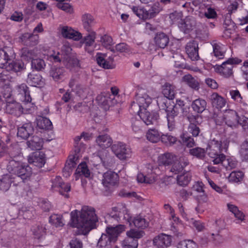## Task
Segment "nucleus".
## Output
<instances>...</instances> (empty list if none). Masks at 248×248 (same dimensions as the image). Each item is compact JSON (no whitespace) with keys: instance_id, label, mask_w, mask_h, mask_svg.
I'll return each instance as SVG.
<instances>
[{"instance_id":"1","label":"nucleus","mask_w":248,"mask_h":248,"mask_svg":"<svg viewBox=\"0 0 248 248\" xmlns=\"http://www.w3.org/2000/svg\"><path fill=\"white\" fill-rule=\"evenodd\" d=\"M70 216L71 226L77 228L83 234H86L93 229L98 221L94 209L88 206L82 207L80 211H72Z\"/></svg>"},{"instance_id":"2","label":"nucleus","mask_w":248,"mask_h":248,"mask_svg":"<svg viewBox=\"0 0 248 248\" xmlns=\"http://www.w3.org/2000/svg\"><path fill=\"white\" fill-rule=\"evenodd\" d=\"M136 101L131 103L130 108L134 110V113H138L145 124H154L160 122V117L157 112L150 113L146 110V108L152 101V98L148 94L138 93L136 95Z\"/></svg>"},{"instance_id":"3","label":"nucleus","mask_w":248,"mask_h":248,"mask_svg":"<svg viewBox=\"0 0 248 248\" xmlns=\"http://www.w3.org/2000/svg\"><path fill=\"white\" fill-rule=\"evenodd\" d=\"M35 132L40 133L44 138L33 136L26 141L28 148L32 151L40 150L42 149L45 140L50 141L53 139V125H34Z\"/></svg>"},{"instance_id":"4","label":"nucleus","mask_w":248,"mask_h":248,"mask_svg":"<svg viewBox=\"0 0 248 248\" xmlns=\"http://www.w3.org/2000/svg\"><path fill=\"white\" fill-rule=\"evenodd\" d=\"M215 136L214 137L213 133L211 134L210 141L206 149L208 151L209 156L213 159L214 164H218L220 161L221 155H224L222 152L227 151L229 141L220 134H216Z\"/></svg>"},{"instance_id":"5","label":"nucleus","mask_w":248,"mask_h":248,"mask_svg":"<svg viewBox=\"0 0 248 248\" xmlns=\"http://www.w3.org/2000/svg\"><path fill=\"white\" fill-rule=\"evenodd\" d=\"M122 217L123 220L130 224L131 217L125 204L118 203L116 206L112 208L111 211L107 215L105 222L107 226L120 225L119 223L121 222Z\"/></svg>"},{"instance_id":"6","label":"nucleus","mask_w":248,"mask_h":248,"mask_svg":"<svg viewBox=\"0 0 248 248\" xmlns=\"http://www.w3.org/2000/svg\"><path fill=\"white\" fill-rule=\"evenodd\" d=\"M7 169L9 172L20 177L23 182L30 180L32 174V169L30 166L15 160L9 162Z\"/></svg>"},{"instance_id":"7","label":"nucleus","mask_w":248,"mask_h":248,"mask_svg":"<svg viewBox=\"0 0 248 248\" xmlns=\"http://www.w3.org/2000/svg\"><path fill=\"white\" fill-rule=\"evenodd\" d=\"M71 51L72 48L69 45L65 44L62 47L61 54L59 52H58L57 54H53L49 56V59L54 62H61L63 61L68 63H76L77 60L71 57Z\"/></svg>"},{"instance_id":"8","label":"nucleus","mask_w":248,"mask_h":248,"mask_svg":"<svg viewBox=\"0 0 248 248\" xmlns=\"http://www.w3.org/2000/svg\"><path fill=\"white\" fill-rule=\"evenodd\" d=\"M96 101L98 106L105 110H107L109 107L114 106L118 103V101L111 98L109 92H103L98 94L96 98Z\"/></svg>"},{"instance_id":"9","label":"nucleus","mask_w":248,"mask_h":248,"mask_svg":"<svg viewBox=\"0 0 248 248\" xmlns=\"http://www.w3.org/2000/svg\"><path fill=\"white\" fill-rule=\"evenodd\" d=\"M185 106V102L181 99H177L176 104L173 106L171 110H170L168 107H167L166 112V116H164L167 118L168 124H172L174 122V119L179 112H183L184 111Z\"/></svg>"},{"instance_id":"10","label":"nucleus","mask_w":248,"mask_h":248,"mask_svg":"<svg viewBox=\"0 0 248 248\" xmlns=\"http://www.w3.org/2000/svg\"><path fill=\"white\" fill-rule=\"evenodd\" d=\"M223 121L224 124H231L232 118L236 120L237 124H248V114L239 115L238 113L233 110H229L225 114L223 115Z\"/></svg>"},{"instance_id":"11","label":"nucleus","mask_w":248,"mask_h":248,"mask_svg":"<svg viewBox=\"0 0 248 248\" xmlns=\"http://www.w3.org/2000/svg\"><path fill=\"white\" fill-rule=\"evenodd\" d=\"M111 149L116 156L121 160H125L129 157L131 152L130 148L121 142L112 144Z\"/></svg>"},{"instance_id":"12","label":"nucleus","mask_w":248,"mask_h":248,"mask_svg":"<svg viewBox=\"0 0 248 248\" xmlns=\"http://www.w3.org/2000/svg\"><path fill=\"white\" fill-rule=\"evenodd\" d=\"M241 61L237 58H229L219 66L218 71L224 77L227 78L232 74L233 64H237L240 63Z\"/></svg>"},{"instance_id":"13","label":"nucleus","mask_w":248,"mask_h":248,"mask_svg":"<svg viewBox=\"0 0 248 248\" xmlns=\"http://www.w3.org/2000/svg\"><path fill=\"white\" fill-rule=\"evenodd\" d=\"M15 58V53L13 48L6 46L0 49V68L1 70Z\"/></svg>"},{"instance_id":"14","label":"nucleus","mask_w":248,"mask_h":248,"mask_svg":"<svg viewBox=\"0 0 248 248\" xmlns=\"http://www.w3.org/2000/svg\"><path fill=\"white\" fill-rule=\"evenodd\" d=\"M171 241L170 235L160 233L154 237L153 243L156 248H167L171 245Z\"/></svg>"},{"instance_id":"15","label":"nucleus","mask_w":248,"mask_h":248,"mask_svg":"<svg viewBox=\"0 0 248 248\" xmlns=\"http://www.w3.org/2000/svg\"><path fill=\"white\" fill-rule=\"evenodd\" d=\"M96 60L98 64L105 69L113 68L114 58L112 55L108 56L107 54L97 53Z\"/></svg>"},{"instance_id":"16","label":"nucleus","mask_w":248,"mask_h":248,"mask_svg":"<svg viewBox=\"0 0 248 248\" xmlns=\"http://www.w3.org/2000/svg\"><path fill=\"white\" fill-rule=\"evenodd\" d=\"M125 229L126 227L124 225L107 226L106 229V234L114 243L117 240L120 234L124 232Z\"/></svg>"},{"instance_id":"17","label":"nucleus","mask_w":248,"mask_h":248,"mask_svg":"<svg viewBox=\"0 0 248 248\" xmlns=\"http://www.w3.org/2000/svg\"><path fill=\"white\" fill-rule=\"evenodd\" d=\"M86 36L81 39V43L84 45L85 51L89 54H92L95 47V39L96 38L95 33L93 31L90 32Z\"/></svg>"},{"instance_id":"18","label":"nucleus","mask_w":248,"mask_h":248,"mask_svg":"<svg viewBox=\"0 0 248 248\" xmlns=\"http://www.w3.org/2000/svg\"><path fill=\"white\" fill-rule=\"evenodd\" d=\"M28 162L38 168H42L46 163L45 155L40 152L33 153L29 156Z\"/></svg>"},{"instance_id":"19","label":"nucleus","mask_w":248,"mask_h":248,"mask_svg":"<svg viewBox=\"0 0 248 248\" xmlns=\"http://www.w3.org/2000/svg\"><path fill=\"white\" fill-rule=\"evenodd\" d=\"M24 67V63L20 61L9 62L1 72V75H4L5 78L9 79L8 72L12 71L15 72L20 71Z\"/></svg>"},{"instance_id":"20","label":"nucleus","mask_w":248,"mask_h":248,"mask_svg":"<svg viewBox=\"0 0 248 248\" xmlns=\"http://www.w3.org/2000/svg\"><path fill=\"white\" fill-rule=\"evenodd\" d=\"M188 164L189 162L186 157L185 156L178 157L177 156V160L172 164L170 170L176 174L178 173L181 172Z\"/></svg>"},{"instance_id":"21","label":"nucleus","mask_w":248,"mask_h":248,"mask_svg":"<svg viewBox=\"0 0 248 248\" xmlns=\"http://www.w3.org/2000/svg\"><path fill=\"white\" fill-rule=\"evenodd\" d=\"M211 44L213 46L215 57L218 60L223 59L227 49L226 46L216 41H213Z\"/></svg>"},{"instance_id":"22","label":"nucleus","mask_w":248,"mask_h":248,"mask_svg":"<svg viewBox=\"0 0 248 248\" xmlns=\"http://www.w3.org/2000/svg\"><path fill=\"white\" fill-rule=\"evenodd\" d=\"M118 175L115 172L108 170L103 174L102 184L106 187L114 185L118 181Z\"/></svg>"},{"instance_id":"23","label":"nucleus","mask_w":248,"mask_h":248,"mask_svg":"<svg viewBox=\"0 0 248 248\" xmlns=\"http://www.w3.org/2000/svg\"><path fill=\"white\" fill-rule=\"evenodd\" d=\"M198 45L194 41L188 43L186 47V52L192 61L199 60Z\"/></svg>"},{"instance_id":"24","label":"nucleus","mask_w":248,"mask_h":248,"mask_svg":"<svg viewBox=\"0 0 248 248\" xmlns=\"http://www.w3.org/2000/svg\"><path fill=\"white\" fill-rule=\"evenodd\" d=\"M210 100L213 107L221 109L226 104V99L217 93H213L210 96Z\"/></svg>"},{"instance_id":"25","label":"nucleus","mask_w":248,"mask_h":248,"mask_svg":"<svg viewBox=\"0 0 248 248\" xmlns=\"http://www.w3.org/2000/svg\"><path fill=\"white\" fill-rule=\"evenodd\" d=\"M195 25V20L193 18L187 17L184 20H181L178 26L184 33H188L191 30H193Z\"/></svg>"},{"instance_id":"26","label":"nucleus","mask_w":248,"mask_h":248,"mask_svg":"<svg viewBox=\"0 0 248 248\" xmlns=\"http://www.w3.org/2000/svg\"><path fill=\"white\" fill-rule=\"evenodd\" d=\"M35 130L34 125H22L17 129V135L22 139L28 138Z\"/></svg>"},{"instance_id":"27","label":"nucleus","mask_w":248,"mask_h":248,"mask_svg":"<svg viewBox=\"0 0 248 248\" xmlns=\"http://www.w3.org/2000/svg\"><path fill=\"white\" fill-rule=\"evenodd\" d=\"M96 144L103 149L107 148L112 145L113 140L108 134L100 135L96 137Z\"/></svg>"},{"instance_id":"28","label":"nucleus","mask_w":248,"mask_h":248,"mask_svg":"<svg viewBox=\"0 0 248 248\" xmlns=\"http://www.w3.org/2000/svg\"><path fill=\"white\" fill-rule=\"evenodd\" d=\"M65 69L63 67H53L50 71V76L57 82L62 81L64 77Z\"/></svg>"},{"instance_id":"29","label":"nucleus","mask_w":248,"mask_h":248,"mask_svg":"<svg viewBox=\"0 0 248 248\" xmlns=\"http://www.w3.org/2000/svg\"><path fill=\"white\" fill-rule=\"evenodd\" d=\"M176 160L177 156L170 153H166L158 157L159 164L164 166L171 165Z\"/></svg>"},{"instance_id":"30","label":"nucleus","mask_w":248,"mask_h":248,"mask_svg":"<svg viewBox=\"0 0 248 248\" xmlns=\"http://www.w3.org/2000/svg\"><path fill=\"white\" fill-rule=\"evenodd\" d=\"M155 45L161 48H164L169 43V38L163 32L156 33L154 38Z\"/></svg>"},{"instance_id":"31","label":"nucleus","mask_w":248,"mask_h":248,"mask_svg":"<svg viewBox=\"0 0 248 248\" xmlns=\"http://www.w3.org/2000/svg\"><path fill=\"white\" fill-rule=\"evenodd\" d=\"M38 38V37L37 35L29 33H24L20 37V40L24 45L33 46L37 44Z\"/></svg>"},{"instance_id":"32","label":"nucleus","mask_w":248,"mask_h":248,"mask_svg":"<svg viewBox=\"0 0 248 248\" xmlns=\"http://www.w3.org/2000/svg\"><path fill=\"white\" fill-rule=\"evenodd\" d=\"M83 175L85 177H89L90 176V171L87 167L86 163H81L78 167L74 173V177L76 180L79 179V177Z\"/></svg>"},{"instance_id":"33","label":"nucleus","mask_w":248,"mask_h":248,"mask_svg":"<svg viewBox=\"0 0 248 248\" xmlns=\"http://www.w3.org/2000/svg\"><path fill=\"white\" fill-rule=\"evenodd\" d=\"M191 106L194 111L201 113L206 109L207 103L204 99L199 98L194 100Z\"/></svg>"},{"instance_id":"34","label":"nucleus","mask_w":248,"mask_h":248,"mask_svg":"<svg viewBox=\"0 0 248 248\" xmlns=\"http://www.w3.org/2000/svg\"><path fill=\"white\" fill-rule=\"evenodd\" d=\"M31 231L35 238L38 239L43 238L46 234V229L43 224H38L33 226Z\"/></svg>"},{"instance_id":"35","label":"nucleus","mask_w":248,"mask_h":248,"mask_svg":"<svg viewBox=\"0 0 248 248\" xmlns=\"http://www.w3.org/2000/svg\"><path fill=\"white\" fill-rule=\"evenodd\" d=\"M220 161L218 164H221L227 170H231L236 167L237 162L231 158H226L224 155H221L220 156Z\"/></svg>"},{"instance_id":"36","label":"nucleus","mask_w":248,"mask_h":248,"mask_svg":"<svg viewBox=\"0 0 248 248\" xmlns=\"http://www.w3.org/2000/svg\"><path fill=\"white\" fill-rule=\"evenodd\" d=\"M43 78L39 74H34L31 73L28 75L27 82L31 86H37V85H41L43 81Z\"/></svg>"},{"instance_id":"37","label":"nucleus","mask_w":248,"mask_h":248,"mask_svg":"<svg viewBox=\"0 0 248 248\" xmlns=\"http://www.w3.org/2000/svg\"><path fill=\"white\" fill-rule=\"evenodd\" d=\"M82 21L84 29L89 32L92 31V26L94 23V18L90 14L86 13L82 16Z\"/></svg>"},{"instance_id":"38","label":"nucleus","mask_w":248,"mask_h":248,"mask_svg":"<svg viewBox=\"0 0 248 248\" xmlns=\"http://www.w3.org/2000/svg\"><path fill=\"white\" fill-rule=\"evenodd\" d=\"M36 57V54L34 49H29L28 48H23L21 50V57L26 61L33 60Z\"/></svg>"},{"instance_id":"39","label":"nucleus","mask_w":248,"mask_h":248,"mask_svg":"<svg viewBox=\"0 0 248 248\" xmlns=\"http://www.w3.org/2000/svg\"><path fill=\"white\" fill-rule=\"evenodd\" d=\"M191 179V174L189 171H186L182 174L178 175L177 176V184L181 186H186Z\"/></svg>"},{"instance_id":"40","label":"nucleus","mask_w":248,"mask_h":248,"mask_svg":"<svg viewBox=\"0 0 248 248\" xmlns=\"http://www.w3.org/2000/svg\"><path fill=\"white\" fill-rule=\"evenodd\" d=\"M162 93L166 98L172 100L175 94L174 86L169 83H166L163 87Z\"/></svg>"},{"instance_id":"41","label":"nucleus","mask_w":248,"mask_h":248,"mask_svg":"<svg viewBox=\"0 0 248 248\" xmlns=\"http://www.w3.org/2000/svg\"><path fill=\"white\" fill-rule=\"evenodd\" d=\"M22 109V106L20 104L16 103L7 104L6 107L7 112L16 115L19 114Z\"/></svg>"},{"instance_id":"42","label":"nucleus","mask_w":248,"mask_h":248,"mask_svg":"<svg viewBox=\"0 0 248 248\" xmlns=\"http://www.w3.org/2000/svg\"><path fill=\"white\" fill-rule=\"evenodd\" d=\"M112 243H113L112 241L107 234L103 233L98 240L97 247V248H109Z\"/></svg>"},{"instance_id":"43","label":"nucleus","mask_w":248,"mask_h":248,"mask_svg":"<svg viewBox=\"0 0 248 248\" xmlns=\"http://www.w3.org/2000/svg\"><path fill=\"white\" fill-rule=\"evenodd\" d=\"M162 8L160 3L158 2H155L148 10L146 14L148 16V19L152 18L156 16L162 10Z\"/></svg>"},{"instance_id":"44","label":"nucleus","mask_w":248,"mask_h":248,"mask_svg":"<svg viewBox=\"0 0 248 248\" xmlns=\"http://www.w3.org/2000/svg\"><path fill=\"white\" fill-rule=\"evenodd\" d=\"M130 8L134 14L140 18L142 19H148L146 9L140 6H130Z\"/></svg>"},{"instance_id":"45","label":"nucleus","mask_w":248,"mask_h":248,"mask_svg":"<svg viewBox=\"0 0 248 248\" xmlns=\"http://www.w3.org/2000/svg\"><path fill=\"white\" fill-rule=\"evenodd\" d=\"M18 92L19 94L24 96V101L26 102H31V98L30 94L29 88L25 83L20 84L18 87Z\"/></svg>"},{"instance_id":"46","label":"nucleus","mask_w":248,"mask_h":248,"mask_svg":"<svg viewBox=\"0 0 248 248\" xmlns=\"http://www.w3.org/2000/svg\"><path fill=\"white\" fill-rule=\"evenodd\" d=\"M160 133L155 129H150L146 133L147 139L152 142H157L161 139Z\"/></svg>"},{"instance_id":"47","label":"nucleus","mask_w":248,"mask_h":248,"mask_svg":"<svg viewBox=\"0 0 248 248\" xmlns=\"http://www.w3.org/2000/svg\"><path fill=\"white\" fill-rule=\"evenodd\" d=\"M144 234L145 233L143 231L132 229L126 232V238H131L138 241V240L142 238Z\"/></svg>"},{"instance_id":"48","label":"nucleus","mask_w":248,"mask_h":248,"mask_svg":"<svg viewBox=\"0 0 248 248\" xmlns=\"http://www.w3.org/2000/svg\"><path fill=\"white\" fill-rule=\"evenodd\" d=\"M132 222L136 227L141 229L147 227L149 223L148 220L140 216L135 217Z\"/></svg>"},{"instance_id":"49","label":"nucleus","mask_w":248,"mask_h":248,"mask_svg":"<svg viewBox=\"0 0 248 248\" xmlns=\"http://www.w3.org/2000/svg\"><path fill=\"white\" fill-rule=\"evenodd\" d=\"M227 207L229 210L234 214L236 218L241 221L244 220L245 215L238 209V208L236 205L231 203H228Z\"/></svg>"},{"instance_id":"50","label":"nucleus","mask_w":248,"mask_h":248,"mask_svg":"<svg viewBox=\"0 0 248 248\" xmlns=\"http://www.w3.org/2000/svg\"><path fill=\"white\" fill-rule=\"evenodd\" d=\"M184 81L191 88L198 90L199 88V82L190 75H186L183 77Z\"/></svg>"},{"instance_id":"51","label":"nucleus","mask_w":248,"mask_h":248,"mask_svg":"<svg viewBox=\"0 0 248 248\" xmlns=\"http://www.w3.org/2000/svg\"><path fill=\"white\" fill-rule=\"evenodd\" d=\"M79 157L80 156H79V155L74 154L70 155L64 169L70 170L72 168H75L78 163V160Z\"/></svg>"},{"instance_id":"52","label":"nucleus","mask_w":248,"mask_h":248,"mask_svg":"<svg viewBox=\"0 0 248 248\" xmlns=\"http://www.w3.org/2000/svg\"><path fill=\"white\" fill-rule=\"evenodd\" d=\"M205 150L203 148L200 147H196L190 149L189 153L190 155L197 157L200 159H203L205 155Z\"/></svg>"},{"instance_id":"53","label":"nucleus","mask_w":248,"mask_h":248,"mask_svg":"<svg viewBox=\"0 0 248 248\" xmlns=\"http://www.w3.org/2000/svg\"><path fill=\"white\" fill-rule=\"evenodd\" d=\"M31 67L37 71H40L46 66L45 61L41 59H34L31 62Z\"/></svg>"},{"instance_id":"54","label":"nucleus","mask_w":248,"mask_h":248,"mask_svg":"<svg viewBox=\"0 0 248 248\" xmlns=\"http://www.w3.org/2000/svg\"><path fill=\"white\" fill-rule=\"evenodd\" d=\"M123 248H138V242L131 238H125L122 243Z\"/></svg>"},{"instance_id":"55","label":"nucleus","mask_w":248,"mask_h":248,"mask_svg":"<svg viewBox=\"0 0 248 248\" xmlns=\"http://www.w3.org/2000/svg\"><path fill=\"white\" fill-rule=\"evenodd\" d=\"M11 182L8 176H4L0 180V189L4 191H7L10 187Z\"/></svg>"},{"instance_id":"56","label":"nucleus","mask_w":248,"mask_h":248,"mask_svg":"<svg viewBox=\"0 0 248 248\" xmlns=\"http://www.w3.org/2000/svg\"><path fill=\"white\" fill-rule=\"evenodd\" d=\"M244 177V173L242 171H232L229 176V179L230 181L233 182H240Z\"/></svg>"},{"instance_id":"57","label":"nucleus","mask_w":248,"mask_h":248,"mask_svg":"<svg viewBox=\"0 0 248 248\" xmlns=\"http://www.w3.org/2000/svg\"><path fill=\"white\" fill-rule=\"evenodd\" d=\"M100 42L102 45L107 48H110L113 44L112 37L107 34H105L101 37Z\"/></svg>"},{"instance_id":"58","label":"nucleus","mask_w":248,"mask_h":248,"mask_svg":"<svg viewBox=\"0 0 248 248\" xmlns=\"http://www.w3.org/2000/svg\"><path fill=\"white\" fill-rule=\"evenodd\" d=\"M49 222L56 227H62L64 224L62 221V217L58 215H53L49 217Z\"/></svg>"},{"instance_id":"59","label":"nucleus","mask_w":248,"mask_h":248,"mask_svg":"<svg viewBox=\"0 0 248 248\" xmlns=\"http://www.w3.org/2000/svg\"><path fill=\"white\" fill-rule=\"evenodd\" d=\"M177 248H196V244L192 240H183L178 244Z\"/></svg>"},{"instance_id":"60","label":"nucleus","mask_w":248,"mask_h":248,"mask_svg":"<svg viewBox=\"0 0 248 248\" xmlns=\"http://www.w3.org/2000/svg\"><path fill=\"white\" fill-rule=\"evenodd\" d=\"M58 189L61 195L67 198L69 197V195L67 193L71 190V186L69 183H64L62 182V186H59Z\"/></svg>"},{"instance_id":"61","label":"nucleus","mask_w":248,"mask_h":248,"mask_svg":"<svg viewBox=\"0 0 248 248\" xmlns=\"http://www.w3.org/2000/svg\"><path fill=\"white\" fill-rule=\"evenodd\" d=\"M181 138L184 144L187 147L191 148L195 145V141L194 139L191 137L183 134L181 136Z\"/></svg>"},{"instance_id":"62","label":"nucleus","mask_w":248,"mask_h":248,"mask_svg":"<svg viewBox=\"0 0 248 248\" xmlns=\"http://www.w3.org/2000/svg\"><path fill=\"white\" fill-rule=\"evenodd\" d=\"M161 140L163 142L170 145L174 144L177 141L175 137L168 135H162L161 137Z\"/></svg>"},{"instance_id":"63","label":"nucleus","mask_w":248,"mask_h":248,"mask_svg":"<svg viewBox=\"0 0 248 248\" xmlns=\"http://www.w3.org/2000/svg\"><path fill=\"white\" fill-rule=\"evenodd\" d=\"M137 180L140 183L152 184L155 181V178L154 176L152 177H149L147 176L144 175L142 173H139L137 175Z\"/></svg>"},{"instance_id":"64","label":"nucleus","mask_w":248,"mask_h":248,"mask_svg":"<svg viewBox=\"0 0 248 248\" xmlns=\"http://www.w3.org/2000/svg\"><path fill=\"white\" fill-rule=\"evenodd\" d=\"M187 119L190 124H201L202 122V117L201 115L189 114Z\"/></svg>"}]
</instances>
